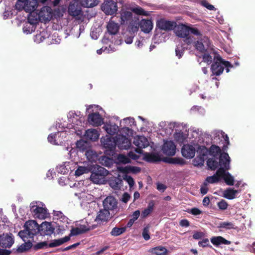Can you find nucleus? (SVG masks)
Here are the masks:
<instances>
[{"label":"nucleus","instance_id":"obj_32","mask_svg":"<svg viewBox=\"0 0 255 255\" xmlns=\"http://www.w3.org/2000/svg\"><path fill=\"white\" fill-rule=\"evenodd\" d=\"M208 167L212 170H216L219 166L218 157L209 158L207 161Z\"/></svg>","mask_w":255,"mask_h":255},{"label":"nucleus","instance_id":"obj_29","mask_svg":"<svg viewBox=\"0 0 255 255\" xmlns=\"http://www.w3.org/2000/svg\"><path fill=\"white\" fill-rule=\"evenodd\" d=\"M154 207V202L153 200L150 201L148 204L147 207L143 211H142L141 217L142 218L144 219L146 218L148 215H149L153 211Z\"/></svg>","mask_w":255,"mask_h":255},{"label":"nucleus","instance_id":"obj_53","mask_svg":"<svg viewBox=\"0 0 255 255\" xmlns=\"http://www.w3.org/2000/svg\"><path fill=\"white\" fill-rule=\"evenodd\" d=\"M96 225H93L92 226H90L89 225L86 226L85 225H82L80 226L79 228L81 231L83 232L82 234H84L89 231L94 229L95 228H96Z\"/></svg>","mask_w":255,"mask_h":255},{"label":"nucleus","instance_id":"obj_12","mask_svg":"<svg viewBox=\"0 0 255 255\" xmlns=\"http://www.w3.org/2000/svg\"><path fill=\"white\" fill-rule=\"evenodd\" d=\"M116 146L121 149H127L130 145V141L128 137L123 135H118L116 137Z\"/></svg>","mask_w":255,"mask_h":255},{"label":"nucleus","instance_id":"obj_54","mask_svg":"<svg viewBox=\"0 0 255 255\" xmlns=\"http://www.w3.org/2000/svg\"><path fill=\"white\" fill-rule=\"evenodd\" d=\"M82 231H81L79 227L72 228L71 230L70 234L67 237H69L70 238L72 236L82 234Z\"/></svg>","mask_w":255,"mask_h":255},{"label":"nucleus","instance_id":"obj_36","mask_svg":"<svg viewBox=\"0 0 255 255\" xmlns=\"http://www.w3.org/2000/svg\"><path fill=\"white\" fill-rule=\"evenodd\" d=\"M99 0H80V3L84 7H93L98 4Z\"/></svg>","mask_w":255,"mask_h":255},{"label":"nucleus","instance_id":"obj_33","mask_svg":"<svg viewBox=\"0 0 255 255\" xmlns=\"http://www.w3.org/2000/svg\"><path fill=\"white\" fill-rule=\"evenodd\" d=\"M163 161L170 164H179L181 165H183L185 163V161L183 159L179 157L165 158Z\"/></svg>","mask_w":255,"mask_h":255},{"label":"nucleus","instance_id":"obj_49","mask_svg":"<svg viewBox=\"0 0 255 255\" xmlns=\"http://www.w3.org/2000/svg\"><path fill=\"white\" fill-rule=\"evenodd\" d=\"M90 172V167H87L85 166H79L75 171V175L76 176H80L84 173H87Z\"/></svg>","mask_w":255,"mask_h":255},{"label":"nucleus","instance_id":"obj_18","mask_svg":"<svg viewBox=\"0 0 255 255\" xmlns=\"http://www.w3.org/2000/svg\"><path fill=\"white\" fill-rule=\"evenodd\" d=\"M24 228L26 229L33 237L39 231V226L34 220L26 221L24 225Z\"/></svg>","mask_w":255,"mask_h":255},{"label":"nucleus","instance_id":"obj_7","mask_svg":"<svg viewBox=\"0 0 255 255\" xmlns=\"http://www.w3.org/2000/svg\"><path fill=\"white\" fill-rule=\"evenodd\" d=\"M82 5L78 1H71L68 8V12L70 15L76 17L82 15Z\"/></svg>","mask_w":255,"mask_h":255},{"label":"nucleus","instance_id":"obj_48","mask_svg":"<svg viewBox=\"0 0 255 255\" xmlns=\"http://www.w3.org/2000/svg\"><path fill=\"white\" fill-rule=\"evenodd\" d=\"M126 229L125 227H115L112 229V231L111 232V235L112 236L117 237L123 234L126 231Z\"/></svg>","mask_w":255,"mask_h":255},{"label":"nucleus","instance_id":"obj_47","mask_svg":"<svg viewBox=\"0 0 255 255\" xmlns=\"http://www.w3.org/2000/svg\"><path fill=\"white\" fill-rule=\"evenodd\" d=\"M141 169L139 167L128 166L123 169V171L125 173L132 172L137 173L140 172Z\"/></svg>","mask_w":255,"mask_h":255},{"label":"nucleus","instance_id":"obj_22","mask_svg":"<svg viewBox=\"0 0 255 255\" xmlns=\"http://www.w3.org/2000/svg\"><path fill=\"white\" fill-rule=\"evenodd\" d=\"M224 174V169L222 167H220L213 176L207 177L206 181L211 184L217 183L220 181L221 176H223Z\"/></svg>","mask_w":255,"mask_h":255},{"label":"nucleus","instance_id":"obj_51","mask_svg":"<svg viewBox=\"0 0 255 255\" xmlns=\"http://www.w3.org/2000/svg\"><path fill=\"white\" fill-rule=\"evenodd\" d=\"M203 53V61L207 63L208 64H210L212 62V57L210 55L211 53H209L208 50Z\"/></svg>","mask_w":255,"mask_h":255},{"label":"nucleus","instance_id":"obj_62","mask_svg":"<svg viewBox=\"0 0 255 255\" xmlns=\"http://www.w3.org/2000/svg\"><path fill=\"white\" fill-rule=\"evenodd\" d=\"M15 8L19 11L24 9L25 10V2L18 1L15 4Z\"/></svg>","mask_w":255,"mask_h":255},{"label":"nucleus","instance_id":"obj_17","mask_svg":"<svg viewBox=\"0 0 255 255\" xmlns=\"http://www.w3.org/2000/svg\"><path fill=\"white\" fill-rule=\"evenodd\" d=\"M163 153L168 156H173L176 152V146L172 141L164 142L162 148Z\"/></svg>","mask_w":255,"mask_h":255},{"label":"nucleus","instance_id":"obj_42","mask_svg":"<svg viewBox=\"0 0 255 255\" xmlns=\"http://www.w3.org/2000/svg\"><path fill=\"white\" fill-rule=\"evenodd\" d=\"M209 153L214 157H218L222 154L220 148L216 145H212L209 149Z\"/></svg>","mask_w":255,"mask_h":255},{"label":"nucleus","instance_id":"obj_37","mask_svg":"<svg viewBox=\"0 0 255 255\" xmlns=\"http://www.w3.org/2000/svg\"><path fill=\"white\" fill-rule=\"evenodd\" d=\"M18 236L22 239L24 242L29 241L28 239H32L33 236L31 235V233L26 229L24 228L23 230L19 232Z\"/></svg>","mask_w":255,"mask_h":255},{"label":"nucleus","instance_id":"obj_43","mask_svg":"<svg viewBox=\"0 0 255 255\" xmlns=\"http://www.w3.org/2000/svg\"><path fill=\"white\" fill-rule=\"evenodd\" d=\"M132 17V13L129 11H124L121 13V23H124L125 21L129 20Z\"/></svg>","mask_w":255,"mask_h":255},{"label":"nucleus","instance_id":"obj_38","mask_svg":"<svg viewBox=\"0 0 255 255\" xmlns=\"http://www.w3.org/2000/svg\"><path fill=\"white\" fill-rule=\"evenodd\" d=\"M207 154L208 153H199V155L193 160L194 165H202Z\"/></svg>","mask_w":255,"mask_h":255},{"label":"nucleus","instance_id":"obj_23","mask_svg":"<svg viewBox=\"0 0 255 255\" xmlns=\"http://www.w3.org/2000/svg\"><path fill=\"white\" fill-rule=\"evenodd\" d=\"M139 26L141 31L144 33H149L153 28L152 21L150 19H142Z\"/></svg>","mask_w":255,"mask_h":255},{"label":"nucleus","instance_id":"obj_46","mask_svg":"<svg viewBox=\"0 0 255 255\" xmlns=\"http://www.w3.org/2000/svg\"><path fill=\"white\" fill-rule=\"evenodd\" d=\"M132 11L134 13L139 15L148 16L150 15L149 11H145L143 8L140 6L132 8Z\"/></svg>","mask_w":255,"mask_h":255},{"label":"nucleus","instance_id":"obj_24","mask_svg":"<svg viewBox=\"0 0 255 255\" xmlns=\"http://www.w3.org/2000/svg\"><path fill=\"white\" fill-rule=\"evenodd\" d=\"M84 136L87 140L96 141L99 138V134L95 129H89L86 130Z\"/></svg>","mask_w":255,"mask_h":255},{"label":"nucleus","instance_id":"obj_63","mask_svg":"<svg viewBox=\"0 0 255 255\" xmlns=\"http://www.w3.org/2000/svg\"><path fill=\"white\" fill-rule=\"evenodd\" d=\"M208 191V183L206 182H204L203 184L201 186L200 188V192L202 195H205L207 193Z\"/></svg>","mask_w":255,"mask_h":255},{"label":"nucleus","instance_id":"obj_30","mask_svg":"<svg viewBox=\"0 0 255 255\" xmlns=\"http://www.w3.org/2000/svg\"><path fill=\"white\" fill-rule=\"evenodd\" d=\"M70 240L69 237L65 236L63 238L54 240L52 242L48 244V247L50 248H54L59 246L69 241Z\"/></svg>","mask_w":255,"mask_h":255},{"label":"nucleus","instance_id":"obj_21","mask_svg":"<svg viewBox=\"0 0 255 255\" xmlns=\"http://www.w3.org/2000/svg\"><path fill=\"white\" fill-rule=\"evenodd\" d=\"M181 153L185 158L191 159L195 156V149L191 145L185 144L182 147Z\"/></svg>","mask_w":255,"mask_h":255},{"label":"nucleus","instance_id":"obj_8","mask_svg":"<svg viewBox=\"0 0 255 255\" xmlns=\"http://www.w3.org/2000/svg\"><path fill=\"white\" fill-rule=\"evenodd\" d=\"M133 143L137 146L135 151L139 154L142 153V148H144L149 145L148 139L144 136H136L134 137Z\"/></svg>","mask_w":255,"mask_h":255},{"label":"nucleus","instance_id":"obj_55","mask_svg":"<svg viewBox=\"0 0 255 255\" xmlns=\"http://www.w3.org/2000/svg\"><path fill=\"white\" fill-rule=\"evenodd\" d=\"M118 159L120 162L124 164L128 163L130 162V159L124 154H120L118 156Z\"/></svg>","mask_w":255,"mask_h":255},{"label":"nucleus","instance_id":"obj_10","mask_svg":"<svg viewBox=\"0 0 255 255\" xmlns=\"http://www.w3.org/2000/svg\"><path fill=\"white\" fill-rule=\"evenodd\" d=\"M176 25L175 21L167 20L164 18H161L156 21V26L160 29L165 31L173 30Z\"/></svg>","mask_w":255,"mask_h":255},{"label":"nucleus","instance_id":"obj_61","mask_svg":"<svg viewBox=\"0 0 255 255\" xmlns=\"http://www.w3.org/2000/svg\"><path fill=\"white\" fill-rule=\"evenodd\" d=\"M142 235L144 239L146 241L149 240L150 236L148 227H145L142 231Z\"/></svg>","mask_w":255,"mask_h":255},{"label":"nucleus","instance_id":"obj_20","mask_svg":"<svg viewBox=\"0 0 255 255\" xmlns=\"http://www.w3.org/2000/svg\"><path fill=\"white\" fill-rule=\"evenodd\" d=\"M104 208L110 210H114L117 208L118 202L115 198L108 196L103 201Z\"/></svg>","mask_w":255,"mask_h":255},{"label":"nucleus","instance_id":"obj_50","mask_svg":"<svg viewBox=\"0 0 255 255\" xmlns=\"http://www.w3.org/2000/svg\"><path fill=\"white\" fill-rule=\"evenodd\" d=\"M219 228H225L226 229H235V225L230 222H222L219 224Z\"/></svg>","mask_w":255,"mask_h":255},{"label":"nucleus","instance_id":"obj_1","mask_svg":"<svg viewBox=\"0 0 255 255\" xmlns=\"http://www.w3.org/2000/svg\"><path fill=\"white\" fill-rule=\"evenodd\" d=\"M91 180L95 184H104L106 176L109 174V171L104 167L98 165L91 166L90 167Z\"/></svg>","mask_w":255,"mask_h":255},{"label":"nucleus","instance_id":"obj_52","mask_svg":"<svg viewBox=\"0 0 255 255\" xmlns=\"http://www.w3.org/2000/svg\"><path fill=\"white\" fill-rule=\"evenodd\" d=\"M135 35L133 34L130 33V32H127L125 34L124 38L125 41L127 44H131L132 42L133 38Z\"/></svg>","mask_w":255,"mask_h":255},{"label":"nucleus","instance_id":"obj_58","mask_svg":"<svg viewBox=\"0 0 255 255\" xmlns=\"http://www.w3.org/2000/svg\"><path fill=\"white\" fill-rule=\"evenodd\" d=\"M219 208L222 210H226L228 208V204L227 202L224 199H222L217 203Z\"/></svg>","mask_w":255,"mask_h":255},{"label":"nucleus","instance_id":"obj_14","mask_svg":"<svg viewBox=\"0 0 255 255\" xmlns=\"http://www.w3.org/2000/svg\"><path fill=\"white\" fill-rule=\"evenodd\" d=\"M103 147L109 151H114L116 146V139L113 137L107 136L101 139Z\"/></svg>","mask_w":255,"mask_h":255},{"label":"nucleus","instance_id":"obj_40","mask_svg":"<svg viewBox=\"0 0 255 255\" xmlns=\"http://www.w3.org/2000/svg\"><path fill=\"white\" fill-rule=\"evenodd\" d=\"M139 26V23L137 21V22H130L128 27L127 32H130V33L133 34V35H135V33L138 30Z\"/></svg>","mask_w":255,"mask_h":255},{"label":"nucleus","instance_id":"obj_60","mask_svg":"<svg viewBox=\"0 0 255 255\" xmlns=\"http://www.w3.org/2000/svg\"><path fill=\"white\" fill-rule=\"evenodd\" d=\"M201 4H202V5L203 6H204V7H205L206 8H207L209 10H215V7L213 5L210 4L206 0H202Z\"/></svg>","mask_w":255,"mask_h":255},{"label":"nucleus","instance_id":"obj_56","mask_svg":"<svg viewBox=\"0 0 255 255\" xmlns=\"http://www.w3.org/2000/svg\"><path fill=\"white\" fill-rule=\"evenodd\" d=\"M92 151H87L86 153L88 159L91 161H95L98 159V155L96 153H91Z\"/></svg>","mask_w":255,"mask_h":255},{"label":"nucleus","instance_id":"obj_4","mask_svg":"<svg viewBox=\"0 0 255 255\" xmlns=\"http://www.w3.org/2000/svg\"><path fill=\"white\" fill-rule=\"evenodd\" d=\"M36 202L31 203L30 205V211L35 218L44 219L47 216V209L39 207Z\"/></svg>","mask_w":255,"mask_h":255},{"label":"nucleus","instance_id":"obj_41","mask_svg":"<svg viewBox=\"0 0 255 255\" xmlns=\"http://www.w3.org/2000/svg\"><path fill=\"white\" fill-rule=\"evenodd\" d=\"M150 252L156 255H165L167 253V250L162 247H156L151 249Z\"/></svg>","mask_w":255,"mask_h":255},{"label":"nucleus","instance_id":"obj_11","mask_svg":"<svg viewBox=\"0 0 255 255\" xmlns=\"http://www.w3.org/2000/svg\"><path fill=\"white\" fill-rule=\"evenodd\" d=\"M195 40L194 39L193 43H194V47L197 50L201 53L207 52L208 50L205 48V46H208L210 43L209 39L207 37L204 36L196 41H195Z\"/></svg>","mask_w":255,"mask_h":255},{"label":"nucleus","instance_id":"obj_2","mask_svg":"<svg viewBox=\"0 0 255 255\" xmlns=\"http://www.w3.org/2000/svg\"><path fill=\"white\" fill-rule=\"evenodd\" d=\"M174 29L176 36L184 38V41L185 43L188 45L193 43L194 38L189 35V27L181 24L176 25Z\"/></svg>","mask_w":255,"mask_h":255},{"label":"nucleus","instance_id":"obj_34","mask_svg":"<svg viewBox=\"0 0 255 255\" xmlns=\"http://www.w3.org/2000/svg\"><path fill=\"white\" fill-rule=\"evenodd\" d=\"M239 191L232 188L226 189L224 193V197L228 199L232 200L236 198V194Z\"/></svg>","mask_w":255,"mask_h":255},{"label":"nucleus","instance_id":"obj_15","mask_svg":"<svg viewBox=\"0 0 255 255\" xmlns=\"http://www.w3.org/2000/svg\"><path fill=\"white\" fill-rule=\"evenodd\" d=\"M103 119L99 112L92 113L88 115V121L94 126H100L103 123Z\"/></svg>","mask_w":255,"mask_h":255},{"label":"nucleus","instance_id":"obj_59","mask_svg":"<svg viewBox=\"0 0 255 255\" xmlns=\"http://www.w3.org/2000/svg\"><path fill=\"white\" fill-rule=\"evenodd\" d=\"M123 178L128 182L130 187H132L134 185V181L133 178L130 176L126 175Z\"/></svg>","mask_w":255,"mask_h":255},{"label":"nucleus","instance_id":"obj_31","mask_svg":"<svg viewBox=\"0 0 255 255\" xmlns=\"http://www.w3.org/2000/svg\"><path fill=\"white\" fill-rule=\"evenodd\" d=\"M24 244H21L16 249L17 253H22L28 251L32 247V244L31 241L24 242Z\"/></svg>","mask_w":255,"mask_h":255},{"label":"nucleus","instance_id":"obj_45","mask_svg":"<svg viewBox=\"0 0 255 255\" xmlns=\"http://www.w3.org/2000/svg\"><path fill=\"white\" fill-rule=\"evenodd\" d=\"M99 163L107 167H110L112 164V159L106 156H102L99 158Z\"/></svg>","mask_w":255,"mask_h":255},{"label":"nucleus","instance_id":"obj_25","mask_svg":"<svg viewBox=\"0 0 255 255\" xmlns=\"http://www.w3.org/2000/svg\"><path fill=\"white\" fill-rule=\"evenodd\" d=\"M107 31L111 35L116 34L119 30V25L114 21L110 20L107 25Z\"/></svg>","mask_w":255,"mask_h":255},{"label":"nucleus","instance_id":"obj_19","mask_svg":"<svg viewBox=\"0 0 255 255\" xmlns=\"http://www.w3.org/2000/svg\"><path fill=\"white\" fill-rule=\"evenodd\" d=\"M108 183L114 190H119L123 185V181L120 175H118V177L113 176L109 178Z\"/></svg>","mask_w":255,"mask_h":255},{"label":"nucleus","instance_id":"obj_57","mask_svg":"<svg viewBox=\"0 0 255 255\" xmlns=\"http://www.w3.org/2000/svg\"><path fill=\"white\" fill-rule=\"evenodd\" d=\"M47 246L48 247V244L46 242H42L38 243L36 244H35L33 246V249L35 250H38L39 249H43L45 247H47Z\"/></svg>","mask_w":255,"mask_h":255},{"label":"nucleus","instance_id":"obj_16","mask_svg":"<svg viewBox=\"0 0 255 255\" xmlns=\"http://www.w3.org/2000/svg\"><path fill=\"white\" fill-rule=\"evenodd\" d=\"M219 166L223 168L225 171L230 169V158L226 152H223L218 156Z\"/></svg>","mask_w":255,"mask_h":255},{"label":"nucleus","instance_id":"obj_27","mask_svg":"<svg viewBox=\"0 0 255 255\" xmlns=\"http://www.w3.org/2000/svg\"><path fill=\"white\" fill-rule=\"evenodd\" d=\"M144 159L149 162H154L161 160L160 157L157 153H145L144 156Z\"/></svg>","mask_w":255,"mask_h":255},{"label":"nucleus","instance_id":"obj_9","mask_svg":"<svg viewBox=\"0 0 255 255\" xmlns=\"http://www.w3.org/2000/svg\"><path fill=\"white\" fill-rule=\"evenodd\" d=\"M14 237L11 233L0 235V246L3 249L10 248L14 243Z\"/></svg>","mask_w":255,"mask_h":255},{"label":"nucleus","instance_id":"obj_6","mask_svg":"<svg viewBox=\"0 0 255 255\" xmlns=\"http://www.w3.org/2000/svg\"><path fill=\"white\" fill-rule=\"evenodd\" d=\"M211 65V70L213 75H220L224 70L223 65V60L220 56H214V60H216Z\"/></svg>","mask_w":255,"mask_h":255},{"label":"nucleus","instance_id":"obj_64","mask_svg":"<svg viewBox=\"0 0 255 255\" xmlns=\"http://www.w3.org/2000/svg\"><path fill=\"white\" fill-rule=\"evenodd\" d=\"M209 240L207 238L203 239L202 241L199 242L198 245L200 247H206L209 246Z\"/></svg>","mask_w":255,"mask_h":255},{"label":"nucleus","instance_id":"obj_35","mask_svg":"<svg viewBox=\"0 0 255 255\" xmlns=\"http://www.w3.org/2000/svg\"><path fill=\"white\" fill-rule=\"evenodd\" d=\"M51 9L50 7H43L39 12V17H43L44 18L48 20L51 15Z\"/></svg>","mask_w":255,"mask_h":255},{"label":"nucleus","instance_id":"obj_39","mask_svg":"<svg viewBox=\"0 0 255 255\" xmlns=\"http://www.w3.org/2000/svg\"><path fill=\"white\" fill-rule=\"evenodd\" d=\"M221 178H223L225 183L228 185H233L234 184V177L230 174L228 172H226V171L224 169V174L223 176H221Z\"/></svg>","mask_w":255,"mask_h":255},{"label":"nucleus","instance_id":"obj_5","mask_svg":"<svg viewBox=\"0 0 255 255\" xmlns=\"http://www.w3.org/2000/svg\"><path fill=\"white\" fill-rule=\"evenodd\" d=\"M101 9L106 14L113 15L118 10L117 3L113 0H107L102 4Z\"/></svg>","mask_w":255,"mask_h":255},{"label":"nucleus","instance_id":"obj_13","mask_svg":"<svg viewBox=\"0 0 255 255\" xmlns=\"http://www.w3.org/2000/svg\"><path fill=\"white\" fill-rule=\"evenodd\" d=\"M55 228L51 223L44 222L39 226V231L42 236H50L54 231Z\"/></svg>","mask_w":255,"mask_h":255},{"label":"nucleus","instance_id":"obj_26","mask_svg":"<svg viewBox=\"0 0 255 255\" xmlns=\"http://www.w3.org/2000/svg\"><path fill=\"white\" fill-rule=\"evenodd\" d=\"M211 243L216 246H218L221 244L230 245L231 242L227 240L221 236L213 237L211 239Z\"/></svg>","mask_w":255,"mask_h":255},{"label":"nucleus","instance_id":"obj_3","mask_svg":"<svg viewBox=\"0 0 255 255\" xmlns=\"http://www.w3.org/2000/svg\"><path fill=\"white\" fill-rule=\"evenodd\" d=\"M25 2V11L30 13L28 18L29 22L31 24H34L37 22V19L32 18V12H34L38 6V0H27Z\"/></svg>","mask_w":255,"mask_h":255},{"label":"nucleus","instance_id":"obj_44","mask_svg":"<svg viewBox=\"0 0 255 255\" xmlns=\"http://www.w3.org/2000/svg\"><path fill=\"white\" fill-rule=\"evenodd\" d=\"M106 130L107 132L110 135H114L116 133L118 130V126L114 125L109 124L106 126Z\"/></svg>","mask_w":255,"mask_h":255},{"label":"nucleus","instance_id":"obj_28","mask_svg":"<svg viewBox=\"0 0 255 255\" xmlns=\"http://www.w3.org/2000/svg\"><path fill=\"white\" fill-rule=\"evenodd\" d=\"M110 217V212L104 208V209L100 210L97 216L96 220L101 221H107Z\"/></svg>","mask_w":255,"mask_h":255}]
</instances>
